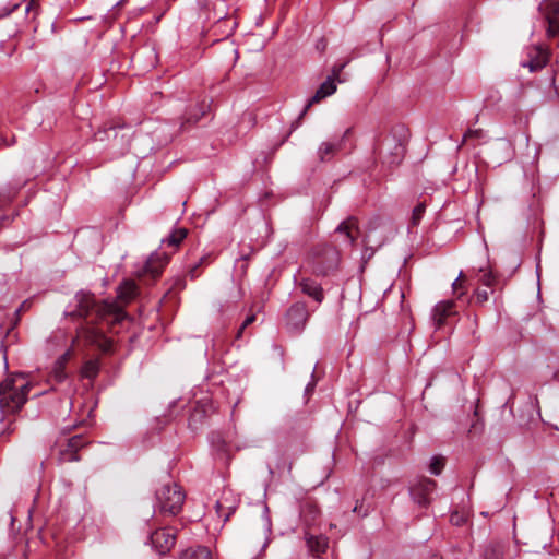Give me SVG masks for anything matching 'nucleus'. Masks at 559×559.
<instances>
[{
  "label": "nucleus",
  "mask_w": 559,
  "mask_h": 559,
  "mask_svg": "<svg viewBox=\"0 0 559 559\" xmlns=\"http://www.w3.org/2000/svg\"><path fill=\"white\" fill-rule=\"evenodd\" d=\"M475 298L478 304H484L488 300V292L486 289H477L475 293Z\"/></svg>",
  "instance_id": "72a5a7b5"
},
{
  "label": "nucleus",
  "mask_w": 559,
  "mask_h": 559,
  "mask_svg": "<svg viewBox=\"0 0 559 559\" xmlns=\"http://www.w3.org/2000/svg\"><path fill=\"white\" fill-rule=\"evenodd\" d=\"M99 371V365L97 360H88L86 361L81 370L82 377L93 380L96 378Z\"/></svg>",
  "instance_id": "b1692460"
},
{
  "label": "nucleus",
  "mask_w": 559,
  "mask_h": 559,
  "mask_svg": "<svg viewBox=\"0 0 559 559\" xmlns=\"http://www.w3.org/2000/svg\"><path fill=\"white\" fill-rule=\"evenodd\" d=\"M269 473H270L271 475H273V474H274V469H273L271 466L269 467Z\"/></svg>",
  "instance_id": "58836bf2"
},
{
  "label": "nucleus",
  "mask_w": 559,
  "mask_h": 559,
  "mask_svg": "<svg viewBox=\"0 0 559 559\" xmlns=\"http://www.w3.org/2000/svg\"><path fill=\"white\" fill-rule=\"evenodd\" d=\"M67 355L68 354H64L63 356H61L57 362H56V366L53 368V378L56 379L57 382H62L66 378H67V374H66V371H64V365H66V361H67Z\"/></svg>",
  "instance_id": "a878e982"
},
{
  "label": "nucleus",
  "mask_w": 559,
  "mask_h": 559,
  "mask_svg": "<svg viewBox=\"0 0 559 559\" xmlns=\"http://www.w3.org/2000/svg\"><path fill=\"white\" fill-rule=\"evenodd\" d=\"M479 272L481 273L479 281L487 287L491 286L493 282V276L491 275V273L483 269H480Z\"/></svg>",
  "instance_id": "2f4dec72"
},
{
  "label": "nucleus",
  "mask_w": 559,
  "mask_h": 559,
  "mask_svg": "<svg viewBox=\"0 0 559 559\" xmlns=\"http://www.w3.org/2000/svg\"><path fill=\"white\" fill-rule=\"evenodd\" d=\"M273 456L275 460V468L277 471L287 469L288 473L292 472L293 464L287 460L284 452H282L281 450H276L273 453Z\"/></svg>",
  "instance_id": "393cba45"
},
{
  "label": "nucleus",
  "mask_w": 559,
  "mask_h": 559,
  "mask_svg": "<svg viewBox=\"0 0 559 559\" xmlns=\"http://www.w3.org/2000/svg\"><path fill=\"white\" fill-rule=\"evenodd\" d=\"M36 8H37V0H27L26 7H25L26 13H29L31 11L36 12Z\"/></svg>",
  "instance_id": "c9c22d12"
},
{
  "label": "nucleus",
  "mask_w": 559,
  "mask_h": 559,
  "mask_svg": "<svg viewBox=\"0 0 559 559\" xmlns=\"http://www.w3.org/2000/svg\"><path fill=\"white\" fill-rule=\"evenodd\" d=\"M299 286L304 294L313 298L318 304H321L324 299V294L321 285L311 278H302Z\"/></svg>",
  "instance_id": "ddd939ff"
},
{
  "label": "nucleus",
  "mask_w": 559,
  "mask_h": 559,
  "mask_svg": "<svg viewBox=\"0 0 559 559\" xmlns=\"http://www.w3.org/2000/svg\"><path fill=\"white\" fill-rule=\"evenodd\" d=\"M463 280H464L463 272H460L459 277L452 284L453 292H454V294L457 295L459 299L462 296H464L467 292V288L464 286Z\"/></svg>",
  "instance_id": "bb28decb"
},
{
  "label": "nucleus",
  "mask_w": 559,
  "mask_h": 559,
  "mask_svg": "<svg viewBox=\"0 0 559 559\" xmlns=\"http://www.w3.org/2000/svg\"><path fill=\"white\" fill-rule=\"evenodd\" d=\"M341 147V141L338 142H323L318 150V156L321 160L330 159Z\"/></svg>",
  "instance_id": "412c9836"
},
{
  "label": "nucleus",
  "mask_w": 559,
  "mask_h": 559,
  "mask_svg": "<svg viewBox=\"0 0 559 559\" xmlns=\"http://www.w3.org/2000/svg\"><path fill=\"white\" fill-rule=\"evenodd\" d=\"M483 134H484V131L481 129H475V130H467L463 136V143L472 140V139H475V140H478V139H481L483 138Z\"/></svg>",
  "instance_id": "c756f323"
},
{
  "label": "nucleus",
  "mask_w": 559,
  "mask_h": 559,
  "mask_svg": "<svg viewBox=\"0 0 559 559\" xmlns=\"http://www.w3.org/2000/svg\"><path fill=\"white\" fill-rule=\"evenodd\" d=\"M344 67L345 64L334 67L333 74L331 76H328V79L319 86L318 90L322 92V94H324L325 97L331 96L336 92L335 78L338 76Z\"/></svg>",
  "instance_id": "f3484780"
},
{
  "label": "nucleus",
  "mask_w": 559,
  "mask_h": 559,
  "mask_svg": "<svg viewBox=\"0 0 559 559\" xmlns=\"http://www.w3.org/2000/svg\"><path fill=\"white\" fill-rule=\"evenodd\" d=\"M209 259H210L209 255H204V257L200 258L198 264L190 267L189 275L192 280L197 278L200 275V272L198 271L199 266H201L204 263H207Z\"/></svg>",
  "instance_id": "7c9ffc66"
},
{
  "label": "nucleus",
  "mask_w": 559,
  "mask_h": 559,
  "mask_svg": "<svg viewBox=\"0 0 559 559\" xmlns=\"http://www.w3.org/2000/svg\"><path fill=\"white\" fill-rule=\"evenodd\" d=\"M457 313L455 302L453 300H442L438 302L432 309V321L437 329L441 328L449 317Z\"/></svg>",
  "instance_id": "9b49d317"
},
{
  "label": "nucleus",
  "mask_w": 559,
  "mask_h": 559,
  "mask_svg": "<svg viewBox=\"0 0 559 559\" xmlns=\"http://www.w3.org/2000/svg\"><path fill=\"white\" fill-rule=\"evenodd\" d=\"M255 316L251 314L246 318V320L242 322L241 326L238 330L237 337H240L245 329L250 325L252 322H254Z\"/></svg>",
  "instance_id": "f704fd0d"
},
{
  "label": "nucleus",
  "mask_w": 559,
  "mask_h": 559,
  "mask_svg": "<svg viewBox=\"0 0 559 559\" xmlns=\"http://www.w3.org/2000/svg\"><path fill=\"white\" fill-rule=\"evenodd\" d=\"M88 441L82 435H75L67 440L64 444L59 445L58 462H78L80 461L79 451L83 449Z\"/></svg>",
  "instance_id": "6e6552de"
},
{
  "label": "nucleus",
  "mask_w": 559,
  "mask_h": 559,
  "mask_svg": "<svg viewBox=\"0 0 559 559\" xmlns=\"http://www.w3.org/2000/svg\"><path fill=\"white\" fill-rule=\"evenodd\" d=\"M426 205L424 203L417 204L412 213V224L414 226L418 225L423 218V215L425 213Z\"/></svg>",
  "instance_id": "c85d7f7f"
},
{
  "label": "nucleus",
  "mask_w": 559,
  "mask_h": 559,
  "mask_svg": "<svg viewBox=\"0 0 559 559\" xmlns=\"http://www.w3.org/2000/svg\"><path fill=\"white\" fill-rule=\"evenodd\" d=\"M312 389H313V385L312 384H308L307 388H306V392H309Z\"/></svg>",
  "instance_id": "4c0bfd02"
},
{
  "label": "nucleus",
  "mask_w": 559,
  "mask_h": 559,
  "mask_svg": "<svg viewBox=\"0 0 559 559\" xmlns=\"http://www.w3.org/2000/svg\"><path fill=\"white\" fill-rule=\"evenodd\" d=\"M152 546L160 556L168 554L176 544V534L171 528L156 530L150 536Z\"/></svg>",
  "instance_id": "1a4fd4ad"
},
{
  "label": "nucleus",
  "mask_w": 559,
  "mask_h": 559,
  "mask_svg": "<svg viewBox=\"0 0 559 559\" xmlns=\"http://www.w3.org/2000/svg\"><path fill=\"white\" fill-rule=\"evenodd\" d=\"M187 229L186 228H177L173 230V233L167 236L165 239H163L164 243H167L170 247L177 248L180 242L187 237Z\"/></svg>",
  "instance_id": "4be33fe9"
},
{
  "label": "nucleus",
  "mask_w": 559,
  "mask_h": 559,
  "mask_svg": "<svg viewBox=\"0 0 559 559\" xmlns=\"http://www.w3.org/2000/svg\"><path fill=\"white\" fill-rule=\"evenodd\" d=\"M19 8V4H15L12 9L5 10L3 13L0 14V16H8L12 11L16 10Z\"/></svg>",
  "instance_id": "e433bc0d"
},
{
  "label": "nucleus",
  "mask_w": 559,
  "mask_h": 559,
  "mask_svg": "<svg viewBox=\"0 0 559 559\" xmlns=\"http://www.w3.org/2000/svg\"><path fill=\"white\" fill-rule=\"evenodd\" d=\"M31 388V382L23 374L10 377L0 384V435L4 431L3 413L20 411Z\"/></svg>",
  "instance_id": "f03ea898"
},
{
  "label": "nucleus",
  "mask_w": 559,
  "mask_h": 559,
  "mask_svg": "<svg viewBox=\"0 0 559 559\" xmlns=\"http://www.w3.org/2000/svg\"><path fill=\"white\" fill-rule=\"evenodd\" d=\"M336 233L344 235L345 241L348 245H353L358 234L357 219L349 217L348 219L342 222L337 226Z\"/></svg>",
  "instance_id": "4468645a"
},
{
  "label": "nucleus",
  "mask_w": 559,
  "mask_h": 559,
  "mask_svg": "<svg viewBox=\"0 0 559 559\" xmlns=\"http://www.w3.org/2000/svg\"><path fill=\"white\" fill-rule=\"evenodd\" d=\"M211 104L204 98L199 102L194 108L189 109L185 117L181 127L186 128L187 124H195L202 117L209 112Z\"/></svg>",
  "instance_id": "f8f14e48"
},
{
  "label": "nucleus",
  "mask_w": 559,
  "mask_h": 559,
  "mask_svg": "<svg viewBox=\"0 0 559 559\" xmlns=\"http://www.w3.org/2000/svg\"><path fill=\"white\" fill-rule=\"evenodd\" d=\"M546 64V61L544 59H538L536 61H530L525 66L530 68L531 72L537 71L542 69Z\"/></svg>",
  "instance_id": "473e14b6"
},
{
  "label": "nucleus",
  "mask_w": 559,
  "mask_h": 559,
  "mask_svg": "<svg viewBox=\"0 0 559 559\" xmlns=\"http://www.w3.org/2000/svg\"><path fill=\"white\" fill-rule=\"evenodd\" d=\"M229 499L226 493L222 496L219 500L216 501L215 509L216 513L219 518L223 519L224 522L228 521L229 516L235 512L236 506L234 503L227 504Z\"/></svg>",
  "instance_id": "a211bd4d"
},
{
  "label": "nucleus",
  "mask_w": 559,
  "mask_h": 559,
  "mask_svg": "<svg viewBox=\"0 0 559 559\" xmlns=\"http://www.w3.org/2000/svg\"><path fill=\"white\" fill-rule=\"evenodd\" d=\"M324 98H326L325 95L322 94V92H320L319 90H317L316 93L311 96V98L306 104L305 108L300 112L297 120L293 123V128L295 129L300 124L301 119L304 118V116L306 115V112L312 105L320 103Z\"/></svg>",
  "instance_id": "5701e85b"
},
{
  "label": "nucleus",
  "mask_w": 559,
  "mask_h": 559,
  "mask_svg": "<svg viewBox=\"0 0 559 559\" xmlns=\"http://www.w3.org/2000/svg\"><path fill=\"white\" fill-rule=\"evenodd\" d=\"M306 542L307 546L310 550V552L314 556H319L323 552H325L329 540L328 537L323 535H306Z\"/></svg>",
  "instance_id": "2eb2a0df"
},
{
  "label": "nucleus",
  "mask_w": 559,
  "mask_h": 559,
  "mask_svg": "<svg viewBox=\"0 0 559 559\" xmlns=\"http://www.w3.org/2000/svg\"><path fill=\"white\" fill-rule=\"evenodd\" d=\"M133 132L130 127L126 126H105L98 129L94 134V140L98 142H108L109 150L118 155L128 152Z\"/></svg>",
  "instance_id": "20e7f679"
},
{
  "label": "nucleus",
  "mask_w": 559,
  "mask_h": 559,
  "mask_svg": "<svg viewBox=\"0 0 559 559\" xmlns=\"http://www.w3.org/2000/svg\"><path fill=\"white\" fill-rule=\"evenodd\" d=\"M5 559H12L11 557H7Z\"/></svg>",
  "instance_id": "ea45409f"
},
{
  "label": "nucleus",
  "mask_w": 559,
  "mask_h": 559,
  "mask_svg": "<svg viewBox=\"0 0 559 559\" xmlns=\"http://www.w3.org/2000/svg\"><path fill=\"white\" fill-rule=\"evenodd\" d=\"M185 493L177 484H165L155 493V513L175 516L181 511Z\"/></svg>",
  "instance_id": "7ed1b4c3"
},
{
  "label": "nucleus",
  "mask_w": 559,
  "mask_h": 559,
  "mask_svg": "<svg viewBox=\"0 0 559 559\" xmlns=\"http://www.w3.org/2000/svg\"><path fill=\"white\" fill-rule=\"evenodd\" d=\"M340 263V252L331 245H318L311 254L312 272L317 275H329Z\"/></svg>",
  "instance_id": "39448f33"
},
{
  "label": "nucleus",
  "mask_w": 559,
  "mask_h": 559,
  "mask_svg": "<svg viewBox=\"0 0 559 559\" xmlns=\"http://www.w3.org/2000/svg\"><path fill=\"white\" fill-rule=\"evenodd\" d=\"M138 294V287L131 280L123 281L117 288V301H104L96 305L94 296L90 293L80 292L74 296L73 308L68 310V314L84 318L86 326L81 329L80 335L90 344L97 346L102 352L108 353L112 348V342L106 337L100 326L90 325L94 323V318L100 323H106L110 329L122 323L127 319L123 306L134 299Z\"/></svg>",
  "instance_id": "f257e3e1"
},
{
  "label": "nucleus",
  "mask_w": 559,
  "mask_h": 559,
  "mask_svg": "<svg viewBox=\"0 0 559 559\" xmlns=\"http://www.w3.org/2000/svg\"><path fill=\"white\" fill-rule=\"evenodd\" d=\"M381 153L386 154V162L390 165H399L404 158L405 146L401 140L386 138L381 144Z\"/></svg>",
  "instance_id": "9d476101"
},
{
  "label": "nucleus",
  "mask_w": 559,
  "mask_h": 559,
  "mask_svg": "<svg viewBox=\"0 0 559 559\" xmlns=\"http://www.w3.org/2000/svg\"><path fill=\"white\" fill-rule=\"evenodd\" d=\"M309 311L305 302L292 305L285 316L286 328L292 333H300L308 321Z\"/></svg>",
  "instance_id": "0eeeda50"
},
{
  "label": "nucleus",
  "mask_w": 559,
  "mask_h": 559,
  "mask_svg": "<svg viewBox=\"0 0 559 559\" xmlns=\"http://www.w3.org/2000/svg\"><path fill=\"white\" fill-rule=\"evenodd\" d=\"M547 21H548V35L549 36H556L558 33H559V3H555L548 15H547Z\"/></svg>",
  "instance_id": "aec40b11"
},
{
  "label": "nucleus",
  "mask_w": 559,
  "mask_h": 559,
  "mask_svg": "<svg viewBox=\"0 0 559 559\" xmlns=\"http://www.w3.org/2000/svg\"><path fill=\"white\" fill-rule=\"evenodd\" d=\"M180 559H213L211 550L205 546H193L183 550Z\"/></svg>",
  "instance_id": "dca6fc26"
},
{
  "label": "nucleus",
  "mask_w": 559,
  "mask_h": 559,
  "mask_svg": "<svg viewBox=\"0 0 559 559\" xmlns=\"http://www.w3.org/2000/svg\"><path fill=\"white\" fill-rule=\"evenodd\" d=\"M444 466V460L443 457H440V456H433L431 459V462H430V465H429V471L431 472V474L433 475H439L442 471Z\"/></svg>",
  "instance_id": "cd10ccee"
},
{
  "label": "nucleus",
  "mask_w": 559,
  "mask_h": 559,
  "mask_svg": "<svg viewBox=\"0 0 559 559\" xmlns=\"http://www.w3.org/2000/svg\"><path fill=\"white\" fill-rule=\"evenodd\" d=\"M507 545L502 542L490 543L484 551L485 559H503Z\"/></svg>",
  "instance_id": "6ab92c4d"
},
{
  "label": "nucleus",
  "mask_w": 559,
  "mask_h": 559,
  "mask_svg": "<svg viewBox=\"0 0 559 559\" xmlns=\"http://www.w3.org/2000/svg\"><path fill=\"white\" fill-rule=\"evenodd\" d=\"M436 481L427 478L419 477L409 485V495L413 501L419 507L426 508L430 503V495L436 489Z\"/></svg>",
  "instance_id": "423d86ee"
}]
</instances>
